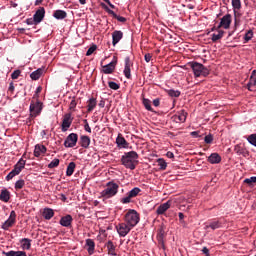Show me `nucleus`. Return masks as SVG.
<instances>
[{"instance_id": "f257e3e1", "label": "nucleus", "mask_w": 256, "mask_h": 256, "mask_svg": "<svg viewBox=\"0 0 256 256\" xmlns=\"http://www.w3.org/2000/svg\"><path fill=\"white\" fill-rule=\"evenodd\" d=\"M137 159H139V154L135 151H130L125 153L121 158V163L126 167V169H130L131 171H134L137 163Z\"/></svg>"}, {"instance_id": "f03ea898", "label": "nucleus", "mask_w": 256, "mask_h": 256, "mask_svg": "<svg viewBox=\"0 0 256 256\" xmlns=\"http://www.w3.org/2000/svg\"><path fill=\"white\" fill-rule=\"evenodd\" d=\"M117 193H119V184L110 181L106 184V188L101 192V197L104 199H111V197H115Z\"/></svg>"}, {"instance_id": "7ed1b4c3", "label": "nucleus", "mask_w": 256, "mask_h": 256, "mask_svg": "<svg viewBox=\"0 0 256 256\" xmlns=\"http://www.w3.org/2000/svg\"><path fill=\"white\" fill-rule=\"evenodd\" d=\"M189 67H191L195 77H201V75L207 77L209 75V69L199 62H190Z\"/></svg>"}, {"instance_id": "20e7f679", "label": "nucleus", "mask_w": 256, "mask_h": 256, "mask_svg": "<svg viewBox=\"0 0 256 256\" xmlns=\"http://www.w3.org/2000/svg\"><path fill=\"white\" fill-rule=\"evenodd\" d=\"M124 221L127 225H129L133 229V227H136V225L140 221L139 213H137L135 210H129L125 214Z\"/></svg>"}, {"instance_id": "39448f33", "label": "nucleus", "mask_w": 256, "mask_h": 256, "mask_svg": "<svg viewBox=\"0 0 256 256\" xmlns=\"http://www.w3.org/2000/svg\"><path fill=\"white\" fill-rule=\"evenodd\" d=\"M25 163L26 161L23 159H20L14 166V169L6 176V181H11L13 177H17L23 169H25Z\"/></svg>"}, {"instance_id": "423d86ee", "label": "nucleus", "mask_w": 256, "mask_h": 256, "mask_svg": "<svg viewBox=\"0 0 256 256\" xmlns=\"http://www.w3.org/2000/svg\"><path fill=\"white\" fill-rule=\"evenodd\" d=\"M139 193H141L139 187L133 188L126 194V197L120 199V203H122L123 205L131 203V199H135V197H137Z\"/></svg>"}, {"instance_id": "0eeeda50", "label": "nucleus", "mask_w": 256, "mask_h": 256, "mask_svg": "<svg viewBox=\"0 0 256 256\" xmlns=\"http://www.w3.org/2000/svg\"><path fill=\"white\" fill-rule=\"evenodd\" d=\"M16 222L17 213L15 212V210H12L10 212L9 218L2 224V229H4V231H9V228L13 227V225H15Z\"/></svg>"}, {"instance_id": "6e6552de", "label": "nucleus", "mask_w": 256, "mask_h": 256, "mask_svg": "<svg viewBox=\"0 0 256 256\" xmlns=\"http://www.w3.org/2000/svg\"><path fill=\"white\" fill-rule=\"evenodd\" d=\"M117 233L120 237H127L129 233L131 232V229H133L129 224L126 222L120 223L116 226Z\"/></svg>"}, {"instance_id": "1a4fd4ad", "label": "nucleus", "mask_w": 256, "mask_h": 256, "mask_svg": "<svg viewBox=\"0 0 256 256\" xmlns=\"http://www.w3.org/2000/svg\"><path fill=\"white\" fill-rule=\"evenodd\" d=\"M41 111H43V103L31 102L30 104V115L31 117H37V115H41Z\"/></svg>"}, {"instance_id": "9d476101", "label": "nucleus", "mask_w": 256, "mask_h": 256, "mask_svg": "<svg viewBox=\"0 0 256 256\" xmlns=\"http://www.w3.org/2000/svg\"><path fill=\"white\" fill-rule=\"evenodd\" d=\"M77 141H79V135L76 133H71L66 137L64 147L73 148L75 145H77Z\"/></svg>"}, {"instance_id": "9b49d317", "label": "nucleus", "mask_w": 256, "mask_h": 256, "mask_svg": "<svg viewBox=\"0 0 256 256\" xmlns=\"http://www.w3.org/2000/svg\"><path fill=\"white\" fill-rule=\"evenodd\" d=\"M124 76L126 77V79H131V67H133V62L131 61V58L129 56H127L124 59Z\"/></svg>"}, {"instance_id": "f8f14e48", "label": "nucleus", "mask_w": 256, "mask_h": 256, "mask_svg": "<svg viewBox=\"0 0 256 256\" xmlns=\"http://www.w3.org/2000/svg\"><path fill=\"white\" fill-rule=\"evenodd\" d=\"M71 123H73V118L71 117V113H67L64 115V118L62 120V131L65 133L71 127Z\"/></svg>"}, {"instance_id": "ddd939ff", "label": "nucleus", "mask_w": 256, "mask_h": 256, "mask_svg": "<svg viewBox=\"0 0 256 256\" xmlns=\"http://www.w3.org/2000/svg\"><path fill=\"white\" fill-rule=\"evenodd\" d=\"M221 27H223V29H229V27H231V16L229 14L221 18V21L217 27V31H219Z\"/></svg>"}, {"instance_id": "4468645a", "label": "nucleus", "mask_w": 256, "mask_h": 256, "mask_svg": "<svg viewBox=\"0 0 256 256\" xmlns=\"http://www.w3.org/2000/svg\"><path fill=\"white\" fill-rule=\"evenodd\" d=\"M33 18L35 19V25H39L45 19V8L40 7L33 15Z\"/></svg>"}, {"instance_id": "2eb2a0df", "label": "nucleus", "mask_w": 256, "mask_h": 256, "mask_svg": "<svg viewBox=\"0 0 256 256\" xmlns=\"http://www.w3.org/2000/svg\"><path fill=\"white\" fill-rule=\"evenodd\" d=\"M172 119L175 123H185V121H187V112H185V110H180L172 117Z\"/></svg>"}, {"instance_id": "dca6fc26", "label": "nucleus", "mask_w": 256, "mask_h": 256, "mask_svg": "<svg viewBox=\"0 0 256 256\" xmlns=\"http://www.w3.org/2000/svg\"><path fill=\"white\" fill-rule=\"evenodd\" d=\"M115 67H117V59L103 66L102 73H105V75H111V73L115 71Z\"/></svg>"}, {"instance_id": "f3484780", "label": "nucleus", "mask_w": 256, "mask_h": 256, "mask_svg": "<svg viewBox=\"0 0 256 256\" xmlns=\"http://www.w3.org/2000/svg\"><path fill=\"white\" fill-rule=\"evenodd\" d=\"M222 227H223V223H221V221L214 220L206 224L204 229L205 231H209V229H212V231H215L216 229H221Z\"/></svg>"}, {"instance_id": "a211bd4d", "label": "nucleus", "mask_w": 256, "mask_h": 256, "mask_svg": "<svg viewBox=\"0 0 256 256\" xmlns=\"http://www.w3.org/2000/svg\"><path fill=\"white\" fill-rule=\"evenodd\" d=\"M171 208V201H167L166 203L161 204L157 210V215H164Z\"/></svg>"}, {"instance_id": "6ab92c4d", "label": "nucleus", "mask_w": 256, "mask_h": 256, "mask_svg": "<svg viewBox=\"0 0 256 256\" xmlns=\"http://www.w3.org/2000/svg\"><path fill=\"white\" fill-rule=\"evenodd\" d=\"M121 39H123V32L121 30H115L112 33V44H113V47H115V45H117V43H119V41H121Z\"/></svg>"}, {"instance_id": "aec40b11", "label": "nucleus", "mask_w": 256, "mask_h": 256, "mask_svg": "<svg viewBox=\"0 0 256 256\" xmlns=\"http://www.w3.org/2000/svg\"><path fill=\"white\" fill-rule=\"evenodd\" d=\"M247 87L249 91H255V87H256V71L255 70L252 71Z\"/></svg>"}, {"instance_id": "412c9836", "label": "nucleus", "mask_w": 256, "mask_h": 256, "mask_svg": "<svg viewBox=\"0 0 256 256\" xmlns=\"http://www.w3.org/2000/svg\"><path fill=\"white\" fill-rule=\"evenodd\" d=\"M72 223L73 217L71 215H66L60 219V225H62V227H71Z\"/></svg>"}, {"instance_id": "4be33fe9", "label": "nucleus", "mask_w": 256, "mask_h": 256, "mask_svg": "<svg viewBox=\"0 0 256 256\" xmlns=\"http://www.w3.org/2000/svg\"><path fill=\"white\" fill-rule=\"evenodd\" d=\"M45 69L43 68H38L37 70H35L34 72H32L30 74V79H32V81H39V79H41V75H43Z\"/></svg>"}, {"instance_id": "5701e85b", "label": "nucleus", "mask_w": 256, "mask_h": 256, "mask_svg": "<svg viewBox=\"0 0 256 256\" xmlns=\"http://www.w3.org/2000/svg\"><path fill=\"white\" fill-rule=\"evenodd\" d=\"M116 143L118 147H123V149H127V147H129V142H127L121 134L117 136Z\"/></svg>"}, {"instance_id": "b1692460", "label": "nucleus", "mask_w": 256, "mask_h": 256, "mask_svg": "<svg viewBox=\"0 0 256 256\" xmlns=\"http://www.w3.org/2000/svg\"><path fill=\"white\" fill-rule=\"evenodd\" d=\"M43 153H47V147L44 145H36L34 149V155L35 157H41Z\"/></svg>"}, {"instance_id": "393cba45", "label": "nucleus", "mask_w": 256, "mask_h": 256, "mask_svg": "<svg viewBox=\"0 0 256 256\" xmlns=\"http://www.w3.org/2000/svg\"><path fill=\"white\" fill-rule=\"evenodd\" d=\"M9 199H11V192H9V190L7 189L1 190L0 201H3L4 203H9Z\"/></svg>"}, {"instance_id": "a878e982", "label": "nucleus", "mask_w": 256, "mask_h": 256, "mask_svg": "<svg viewBox=\"0 0 256 256\" xmlns=\"http://www.w3.org/2000/svg\"><path fill=\"white\" fill-rule=\"evenodd\" d=\"M95 107H97V98L91 97L87 101V112L91 113V111H93V109H95Z\"/></svg>"}, {"instance_id": "bb28decb", "label": "nucleus", "mask_w": 256, "mask_h": 256, "mask_svg": "<svg viewBox=\"0 0 256 256\" xmlns=\"http://www.w3.org/2000/svg\"><path fill=\"white\" fill-rule=\"evenodd\" d=\"M234 151L237 155H243V157H247L249 155V151H247L244 147H242L240 144H237L234 147Z\"/></svg>"}, {"instance_id": "cd10ccee", "label": "nucleus", "mask_w": 256, "mask_h": 256, "mask_svg": "<svg viewBox=\"0 0 256 256\" xmlns=\"http://www.w3.org/2000/svg\"><path fill=\"white\" fill-rule=\"evenodd\" d=\"M86 247L89 255H93L95 253V241L93 239H86Z\"/></svg>"}, {"instance_id": "c85d7f7f", "label": "nucleus", "mask_w": 256, "mask_h": 256, "mask_svg": "<svg viewBox=\"0 0 256 256\" xmlns=\"http://www.w3.org/2000/svg\"><path fill=\"white\" fill-rule=\"evenodd\" d=\"M208 161L209 163H211L212 165H215L217 163H221V156L217 153H212L209 157H208Z\"/></svg>"}, {"instance_id": "c756f323", "label": "nucleus", "mask_w": 256, "mask_h": 256, "mask_svg": "<svg viewBox=\"0 0 256 256\" xmlns=\"http://www.w3.org/2000/svg\"><path fill=\"white\" fill-rule=\"evenodd\" d=\"M44 219L47 221L53 219V216L55 215V212L51 208H45L42 213Z\"/></svg>"}, {"instance_id": "7c9ffc66", "label": "nucleus", "mask_w": 256, "mask_h": 256, "mask_svg": "<svg viewBox=\"0 0 256 256\" xmlns=\"http://www.w3.org/2000/svg\"><path fill=\"white\" fill-rule=\"evenodd\" d=\"M80 145L84 149H88L89 145H91V138H89V136H81L80 137Z\"/></svg>"}, {"instance_id": "2f4dec72", "label": "nucleus", "mask_w": 256, "mask_h": 256, "mask_svg": "<svg viewBox=\"0 0 256 256\" xmlns=\"http://www.w3.org/2000/svg\"><path fill=\"white\" fill-rule=\"evenodd\" d=\"M105 247L107 248V251H108V255H117V253H115V244H113V241L109 240L106 244H105Z\"/></svg>"}, {"instance_id": "473e14b6", "label": "nucleus", "mask_w": 256, "mask_h": 256, "mask_svg": "<svg viewBox=\"0 0 256 256\" xmlns=\"http://www.w3.org/2000/svg\"><path fill=\"white\" fill-rule=\"evenodd\" d=\"M2 255H5V256H27V253L25 251H9V252H5L3 251L2 252Z\"/></svg>"}, {"instance_id": "72a5a7b5", "label": "nucleus", "mask_w": 256, "mask_h": 256, "mask_svg": "<svg viewBox=\"0 0 256 256\" xmlns=\"http://www.w3.org/2000/svg\"><path fill=\"white\" fill-rule=\"evenodd\" d=\"M75 167H77V164H75V162H70L68 164L67 169H66L67 177H71V175H73V173H75Z\"/></svg>"}, {"instance_id": "f704fd0d", "label": "nucleus", "mask_w": 256, "mask_h": 256, "mask_svg": "<svg viewBox=\"0 0 256 256\" xmlns=\"http://www.w3.org/2000/svg\"><path fill=\"white\" fill-rule=\"evenodd\" d=\"M223 35H225V31L223 30H218L217 34H212V42L213 43H217V41H219V39H223Z\"/></svg>"}, {"instance_id": "c9c22d12", "label": "nucleus", "mask_w": 256, "mask_h": 256, "mask_svg": "<svg viewBox=\"0 0 256 256\" xmlns=\"http://www.w3.org/2000/svg\"><path fill=\"white\" fill-rule=\"evenodd\" d=\"M53 17H55V19H65L67 17V12L63 10H56L53 13Z\"/></svg>"}, {"instance_id": "e433bc0d", "label": "nucleus", "mask_w": 256, "mask_h": 256, "mask_svg": "<svg viewBox=\"0 0 256 256\" xmlns=\"http://www.w3.org/2000/svg\"><path fill=\"white\" fill-rule=\"evenodd\" d=\"M21 245H22V249H26V251H29V249H31V240L28 238H23L20 241Z\"/></svg>"}, {"instance_id": "4c0bfd02", "label": "nucleus", "mask_w": 256, "mask_h": 256, "mask_svg": "<svg viewBox=\"0 0 256 256\" xmlns=\"http://www.w3.org/2000/svg\"><path fill=\"white\" fill-rule=\"evenodd\" d=\"M142 103L147 111L154 112L153 107H151V100L143 98Z\"/></svg>"}, {"instance_id": "58836bf2", "label": "nucleus", "mask_w": 256, "mask_h": 256, "mask_svg": "<svg viewBox=\"0 0 256 256\" xmlns=\"http://www.w3.org/2000/svg\"><path fill=\"white\" fill-rule=\"evenodd\" d=\"M158 163V167H160L161 171H165V169H167V162H165V159L160 158L157 160Z\"/></svg>"}, {"instance_id": "ea45409f", "label": "nucleus", "mask_w": 256, "mask_h": 256, "mask_svg": "<svg viewBox=\"0 0 256 256\" xmlns=\"http://www.w3.org/2000/svg\"><path fill=\"white\" fill-rule=\"evenodd\" d=\"M232 7L234 9V13H237V11L241 9V0H232Z\"/></svg>"}, {"instance_id": "a19ab883", "label": "nucleus", "mask_w": 256, "mask_h": 256, "mask_svg": "<svg viewBox=\"0 0 256 256\" xmlns=\"http://www.w3.org/2000/svg\"><path fill=\"white\" fill-rule=\"evenodd\" d=\"M247 141L248 143H250V145H253L254 147H256V133L249 135L247 137Z\"/></svg>"}, {"instance_id": "79ce46f5", "label": "nucleus", "mask_w": 256, "mask_h": 256, "mask_svg": "<svg viewBox=\"0 0 256 256\" xmlns=\"http://www.w3.org/2000/svg\"><path fill=\"white\" fill-rule=\"evenodd\" d=\"M23 187H25V180L20 179V180L16 181V183H15L16 191H19V189H23Z\"/></svg>"}, {"instance_id": "37998d69", "label": "nucleus", "mask_w": 256, "mask_h": 256, "mask_svg": "<svg viewBox=\"0 0 256 256\" xmlns=\"http://www.w3.org/2000/svg\"><path fill=\"white\" fill-rule=\"evenodd\" d=\"M169 97H179L181 92L179 90L170 89L167 91Z\"/></svg>"}, {"instance_id": "c03bdc74", "label": "nucleus", "mask_w": 256, "mask_h": 256, "mask_svg": "<svg viewBox=\"0 0 256 256\" xmlns=\"http://www.w3.org/2000/svg\"><path fill=\"white\" fill-rule=\"evenodd\" d=\"M55 167H59V159L55 158L48 164L49 169H55Z\"/></svg>"}, {"instance_id": "a18cd8bd", "label": "nucleus", "mask_w": 256, "mask_h": 256, "mask_svg": "<svg viewBox=\"0 0 256 256\" xmlns=\"http://www.w3.org/2000/svg\"><path fill=\"white\" fill-rule=\"evenodd\" d=\"M251 39H253V31L249 30L244 36L245 43H249Z\"/></svg>"}, {"instance_id": "49530a36", "label": "nucleus", "mask_w": 256, "mask_h": 256, "mask_svg": "<svg viewBox=\"0 0 256 256\" xmlns=\"http://www.w3.org/2000/svg\"><path fill=\"white\" fill-rule=\"evenodd\" d=\"M244 183H246V185H249L251 187V185H253V183H256V176H252L250 178H246L244 180Z\"/></svg>"}, {"instance_id": "de8ad7c7", "label": "nucleus", "mask_w": 256, "mask_h": 256, "mask_svg": "<svg viewBox=\"0 0 256 256\" xmlns=\"http://www.w3.org/2000/svg\"><path fill=\"white\" fill-rule=\"evenodd\" d=\"M108 86L110 89H113V91H117L120 88L119 84L113 81L108 82Z\"/></svg>"}, {"instance_id": "09e8293b", "label": "nucleus", "mask_w": 256, "mask_h": 256, "mask_svg": "<svg viewBox=\"0 0 256 256\" xmlns=\"http://www.w3.org/2000/svg\"><path fill=\"white\" fill-rule=\"evenodd\" d=\"M103 7H104L105 11H106L109 15H112V17H114V19H117V16H118V15L115 13V11L109 9V8L107 7V5H105V4H103Z\"/></svg>"}, {"instance_id": "8fccbe9b", "label": "nucleus", "mask_w": 256, "mask_h": 256, "mask_svg": "<svg viewBox=\"0 0 256 256\" xmlns=\"http://www.w3.org/2000/svg\"><path fill=\"white\" fill-rule=\"evenodd\" d=\"M103 7H104L105 11H106L109 15H112V17H114V19H117V16H118V15L115 13V11L109 9V8L107 7V5H105V4H103Z\"/></svg>"}, {"instance_id": "3c124183", "label": "nucleus", "mask_w": 256, "mask_h": 256, "mask_svg": "<svg viewBox=\"0 0 256 256\" xmlns=\"http://www.w3.org/2000/svg\"><path fill=\"white\" fill-rule=\"evenodd\" d=\"M95 51H97V45L91 46V47L87 50L86 56L89 57L90 55H93V53H95Z\"/></svg>"}, {"instance_id": "603ef678", "label": "nucleus", "mask_w": 256, "mask_h": 256, "mask_svg": "<svg viewBox=\"0 0 256 256\" xmlns=\"http://www.w3.org/2000/svg\"><path fill=\"white\" fill-rule=\"evenodd\" d=\"M75 107H77V100H75V98H73L69 105L70 111H75Z\"/></svg>"}, {"instance_id": "864d4df0", "label": "nucleus", "mask_w": 256, "mask_h": 256, "mask_svg": "<svg viewBox=\"0 0 256 256\" xmlns=\"http://www.w3.org/2000/svg\"><path fill=\"white\" fill-rule=\"evenodd\" d=\"M21 75V70H15L12 74H11V79H19Z\"/></svg>"}, {"instance_id": "5fc2aeb1", "label": "nucleus", "mask_w": 256, "mask_h": 256, "mask_svg": "<svg viewBox=\"0 0 256 256\" xmlns=\"http://www.w3.org/2000/svg\"><path fill=\"white\" fill-rule=\"evenodd\" d=\"M204 141L207 145H210V143H213V136L211 134L206 135Z\"/></svg>"}, {"instance_id": "6e6d98bb", "label": "nucleus", "mask_w": 256, "mask_h": 256, "mask_svg": "<svg viewBox=\"0 0 256 256\" xmlns=\"http://www.w3.org/2000/svg\"><path fill=\"white\" fill-rule=\"evenodd\" d=\"M84 123H85L84 125L85 131H87V133H91V127L89 126V122H87V120L85 119Z\"/></svg>"}, {"instance_id": "4d7b16f0", "label": "nucleus", "mask_w": 256, "mask_h": 256, "mask_svg": "<svg viewBox=\"0 0 256 256\" xmlns=\"http://www.w3.org/2000/svg\"><path fill=\"white\" fill-rule=\"evenodd\" d=\"M27 25H35V18H28L26 19Z\"/></svg>"}, {"instance_id": "13d9d810", "label": "nucleus", "mask_w": 256, "mask_h": 256, "mask_svg": "<svg viewBox=\"0 0 256 256\" xmlns=\"http://www.w3.org/2000/svg\"><path fill=\"white\" fill-rule=\"evenodd\" d=\"M117 21H119L120 23H125L127 21V18L123 17V16H117L116 17Z\"/></svg>"}, {"instance_id": "bf43d9fd", "label": "nucleus", "mask_w": 256, "mask_h": 256, "mask_svg": "<svg viewBox=\"0 0 256 256\" xmlns=\"http://www.w3.org/2000/svg\"><path fill=\"white\" fill-rule=\"evenodd\" d=\"M152 57L153 56L150 53L145 54L144 59H145L146 63H149V61H151Z\"/></svg>"}, {"instance_id": "052dcab7", "label": "nucleus", "mask_w": 256, "mask_h": 256, "mask_svg": "<svg viewBox=\"0 0 256 256\" xmlns=\"http://www.w3.org/2000/svg\"><path fill=\"white\" fill-rule=\"evenodd\" d=\"M13 91H15V86H14L13 82H11L9 84L8 93H13Z\"/></svg>"}, {"instance_id": "680f3d73", "label": "nucleus", "mask_w": 256, "mask_h": 256, "mask_svg": "<svg viewBox=\"0 0 256 256\" xmlns=\"http://www.w3.org/2000/svg\"><path fill=\"white\" fill-rule=\"evenodd\" d=\"M153 105H154V107H159V105H161V100H159L158 98L154 99Z\"/></svg>"}, {"instance_id": "e2e57ef3", "label": "nucleus", "mask_w": 256, "mask_h": 256, "mask_svg": "<svg viewBox=\"0 0 256 256\" xmlns=\"http://www.w3.org/2000/svg\"><path fill=\"white\" fill-rule=\"evenodd\" d=\"M43 90V88L40 86L36 89V94L34 95V98L35 97H39V93Z\"/></svg>"}, {"instance_id": "0e129e2a", "label": "nucleus", "mask_w": 256, "mask_h": 256, "mask_svg": "<svg viewBox=\"0 0 256 256\" xmlns=\"http://www.w3.org/2000/svg\"><path fill=\"white\" fill-rule=\"evenodd\" d=\"M202 252L204 253V255L209 256V248L208 247H204L202 249Z\"/></svg>"}, {"instance_id": "69168bd1", "label": "nucleus", "mask_w": 256, "mask_h": 256, "mask_svg": "<svg viewBox=\"0 0 256 256\" xmlns=\"http://www.w3.org/2000/svg\"><path fill=\"white\" fill-rule=\"evenodd\" d=\"M98 107H100V109H103L105 107V100H101L99 103H98Z\"/></svg>"}, {"instance_id": "338daca9", "label": "nucleus", "mask_w": 256, "mask_h": 256, "mask_svg": "<svg viewBox=\"0 0 256 256\" xmlns=\"http://www.w3.org/2000/svg\"><path fill=\"white\" fill-rule=\"evenodd\" d=\"M166 157H168V159H173L175 155L173 154V152H167Z\"/></svg>"}, {"instance_id": "774afa93", "label": "nucleus", "mask_w": 256, "mask_h": 256, "mask_svg": "<svg viewBox=\"0 0 256 256\" xmlns=\"http://www.w3.org/2000/svg\"><path fill=\"white\" fill-rule=\"evenodd\" d=\"M178 217L180 219V221H183V219H185V214H183V212L178 213Z\"/></svg>"}]
</instances>
